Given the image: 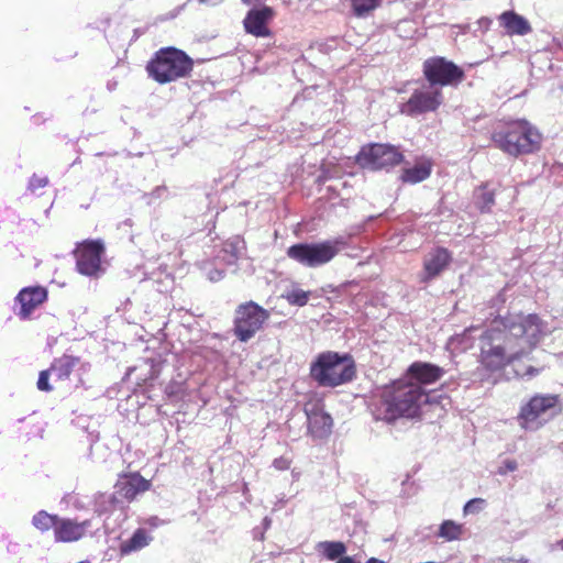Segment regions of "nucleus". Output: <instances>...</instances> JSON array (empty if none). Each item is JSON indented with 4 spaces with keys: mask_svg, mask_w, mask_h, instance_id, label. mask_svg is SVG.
<instances>
[{
    "mask_svg": "<svg viewBox=\"0 0 563 563\" xmlns=\"http://www.w3.org/2000/svg\"><path fill=\"white\" fill-rule=\"evenodd\" d=\"M317 551L328 560H340L346 552V547L341 541H322L317 544Z\"/></svg>",
    "mask_w": 563,
    "mask_h": 563,
    "instance_id": "obj_26",
    "label": "nucleus"
},
{
    "mask_svg": "<svg viewBox=\"0 0 563 563\" xmlns=\"http://www.w3.org/2000/svg\"><path fill=\"white\" fill-rule=\"evenodd\" d=\"M404 155L390 144L372 143L362 146L356 155L360 166L372 170L394 167L401 163Z\"/></svg>",
    "mask_w": 563,
    "mask_h": 563,
    "instance_id": "obj_10",
    "label": "nucleus"
},
{
    "mask_svg": "<svg viewBox=\"0 0 563 563\" xmlns=\"http://www.w3.org/2000/svg\"><path fill=\"white\" fill-rule=\"evenodd\" d=\"M516 563H530V562L527 559H521V560L517 561Z\"/></svg>",
    "mask_w": 563,
    "mask_h": 563,
    "instance_id": "obj_47",
    "label": "nucleus"
},
{
    "mask_svg": "<svg viewBox=\"0 0 563 563\" xmlns=\"http://www.w3.org/2000/svg\"><path fill=\"white\" fill-rule=\"evenodd\" d=\"M271 318V312L250 300L240 303L234 311L233 333L241 342H247L260 332Z\"/></svg>",
    "mask_w": 563,
    "mask_h": 563,
    "instance_id": "obj_7",
    "label": "nucleus"
},
{
    "mask_svg": "<svg viewBox=\"0 0 563 563\" xmlns=\"http://www.w3.org/2000/svg\"><path fill=\"white\" fill-rule=\"evenodd\" d=\"M410 376L416 379L415 384H432L444 375V369L438 365L423 362H415L408 369Z\"/></svg>",
    "mask_w": 563,
    "mask_h": 563,
    "instance_id": "obj_18",
    "label": "nucleus"
},
{
    "mask_svg": "<svg viewBox=\"0 0 563 563\" xmlns=\"http://www.w3.org/2000/svg\"><path fill=\"white\" fill-rule=\"evenodd\" d=\"M539 373V369L538 368H534L532 366H529L525 373V375L531 377V376H534Z\"/></svg>",
    "mask_w": 563,
    "mask_h": 563,
    "instance_id": "obj_42",
    "label": "nucleus"
},
{
    "mask_svg": "<svg viewBox=\"0 0 563 563\" xmlns=\"http://www.w3.org/2000/svg\"><path fill=\"white\" fill-rule=\"evenodd\" d=\"M428 398L421 385L397 380L373 397L369 409L375 420L390 423L399 418L417 417Z\"/></svg>",
    "mask_w": 563,
    "mask_h": 563,
    "instance_id": "obj_2",
    "label": "nucleus"
},
{
    "mask_svg": "<svg viewBox=\"0 0 563 563\" xmlns=\"http://www.w3.org/2000/svg\"><path fill=\"white\" fill-rule=\"evenodd\" d=\"M365 563H387V562H385L380 559H377V558H371Z\"/></svg>",
    "mask_w": 563,
    "mask_h": 563,
    "instance_id": "obj_44",
    "label": "nucleus"
},
{
    "mask_svg": "<svg viewBox=\"0 0 563 563\" xmlns=\"http://www.w3.org/2000/svg\"><path fill=\"white\" fill-rule=\"evenodd\" d=\"M53 375L51 368L42 371L38 375V379L36 383L37 389L41 391H52L53 386L49 384V376Z\"/></svg>",
    "mask_w": 563,
    "mask_h": 563,
    "instance_id": "obj_36",
    "label": "nucleus"
},
{
    "mask_svg": "<svg viewBox=\"0 0 563 563\" xmlns=\"http://www.w3.org/2000/svg\"><path fill=\"white\" fill-rule=\"evenodd\" d=\"M336 563H356V561L352 556H343Z\"/></svg>",
    "mask_w": 563,
    "mask_h": 563,
    "instance_id": "obj_43",
    "label": "nucleus"
},
{
    "mask_svg": "<svg viewBox=\"0 0 563 563\" xmlns=\"http://www.w3.org/2000/svg\"><path fill=\"white\" fill-rule=\"evenodd\" d=\"M90 526L89 520L77 522L68 518H58L54 536L57 542H74L81 539L88 527Z\"/></svg>",
    "mask_w": 563,
    "mask_h": 563,
    "instance_id": "obj_16",
    "label": "nucleus"
},
{
    "mask_svg": "<svg viewBox=\"0 0 563 563\" xmlns=\"http://www.w3.org/2000/svg\"><path fill=\"white\" fill-rule=\"evenodd\" d=\"M477 23L479 24V27L487 30L492 23V20L489 18L483 16L477 21Z\"/></svg>",
    "mask_w": 563,
    "mask_h": 563,
    "instance_id": "obj_41",
    "label": "nucleus"
},
{
    "mask_svg": "<svg viewBox=\"0 0 563 563\" xmlns=\"http://www.w3.org/2000/svg\"><path fill=\"white\" fill-rule=\"evenodd\" d=\"M518 467V464L515 460H506L504 461L503 467L499 468L498 473L500 475H505L507 472H514Z\"/></svg>",
    "mask_w": 563,
    "mask_h": 563,
    "instance_id": "obj_38",
    "label": "nucleus"
},
{
    "mask_svg": "<svg viewBox=\"0 0 563 563\" xmlns=\"http://www.w3.org/2000/svg\"><path fill=\"white\" fill-rule=\"evenodd\" d=\"M498 20L508 35L522 36L529 34L532 31L529 21L512 10L503 12Z\"/></svg>",
    "mask_w": 563,
    "mask_h": 563,
    "instance_id": "obj_19",
    "label": "nucleus"
},
{
    "mask_svg": "<svg viewBox=\"0 0 563 563\" xmlns=\"http://www.w3.org/2000/svg\"><path fill=\"white\" fill-rule=\"evenodd\" d=\"M485 328L472 325L463 332L452 335L446 343V347L452 352H465L470 349L477 347L478 334Z\"/></svg>",
    "mask_w": 563,
    "mask_h": 563,
    "instance_id": "obj_17",
    "label": "nucleus"
},
{
    "mask_svg": "<svg viewBox=\"0 0 563 563\" xmlns=\"http://www.w3.org/2000/svg\"><path fill=\"white\" fill-rule=\"evenodd\" d=\"M79 363V357L71 355H63L54 360L51 365L53 376L58 380H66L69 378L73 369Z\"/></svg>",
    "mask_w": 563,
    "mask_h": 563,
    "instance_id": "obj_23",
    "label": "nucleus"
},
{
    "mask_svg": "<svg viewBox=\"0 0 563 563\" xmlns=\"http://www.w3.org/2000/svg\"><path fill=\"white\" fill-rule=\"evenodd\" d=\"M48 185V178L46 176H37L33 174L29 180L27 189L32 192H36V190L44 188Z\"/></svg>",
    "mask_w": 563,
    "mask_h": 563,
    "instance_id": "obj_37",
    "label": "nucleus"
},
{
    "mask_svg": "<svg viewBox=\"0 0 563 563\" xmlns=\"http://www.w3.org/2000/svg\"><path fill=\"white\" fill-rule=\"evenodd\" d=\"M151 541L147 532L144 529H137L132 537L122 542L120 545L121 554H130L131 552L137 551L146 547Z\"/></svg>",
    "mask_w": 563,
    "mask_h": 563,
    "instance_id": "obj_24",
    "label": "nucleus"
},
{
    "mask_svg": "<svg viewBox=\"0 0 563 563\" xmlns=\"http://www.w3.org/2000/svg\"><path fill=\"white\" fill-rule=\"evenodd\" d=\"M198 1H199V3H201V4H205V3H207V2H208L207 0H198Z\"/></svg>",
    "mask_w": 563,
    "mask_h": 563,
    "instance_id": "obj_48",
    "label": "nucleus"
},
{
    "mask_svg": "<svg viewBox=\"0 0 563 563\" xmlns=\"http://www.w3.org/2000/svg\"><path fill=\"white\" fill-rule=\"evenodd\" d=\"M443 92L439 87L423 86L412 91L407 102L400 106V113L416 118L435 112L443 103Z\"/></svg>",
    "mask_w": 563,
    "mask_h": 563,
    "instance_id": "obj_11",
    "label": "nucleus"
},
{
    "mask_svg": "<svg viewBox=\"0 0 563 563\" xmlns=\"http://www.w3.org/2000/svg\"><path fill=\"white\" fill-rule=\"evenodd\" d=\"M47 299V289L43 286H29L22 288L15 297L20 303L18 316L25 320L31 313Z\"/></svg>",
    "mask_w": 563,
    "mask_h": 563,
    "instance_id": "obj_14",
    "label": "nucleus"
},
{
    "mask_svg": "<svg viewBox=\"0 0 563 563\" xmlns=\"http://www.w3.org/2000/svg\"><path fill=\"white\" fill-rule=\"evenodd\" d=\"M310 376L321 387H338L355 378L356 364L350 353L322 352L311 363Z\"/></svg>",
    "mask_w": 563,
    "mask_h": 563,
    "instance_id": "obj_3",
    "label": "nucleus"
},
{
    "mask_svg": "<svg viewBox=\"0 0 563 563\" xmlns=\"http://www.w3.org/2000/svg\"><path fill=\"white\" fill-rule=\"evenodd\" d=\"M264 525L265 527L267 528L269 525H271V519H268L267 517L264 519Z\"/></svg>",
    "mask_w": 563,
    "mask_h": 563,
    "instance_id": "obj_46",
    "label": "nucleus"
},
{
    "mask_svg": "<svg viewBox=\"0 0 563 563\" xmlns=\"http://www.w3.org/2000/svg\"><path fill=\"white\" fill-rule=\"evenodd\" d=\"M57 515L48 514L46 510H40L32 517V526L42 533L56 528L58 521Z\"/></svg>",
    "mask_w": 563,
    "mask_h": 563,
    "instance_id": "obj_28",
    "label": "nucleus"
},
{
    "mask_svg": "<svg viewBox=\"0 0 563 563\" xmlns=\"http://www.w3.org/2000/svg\"><path fill=\"white\" fill-rule=\"evenodd\" d=\"M560 411L561 407L558 395L537 394L521 407L518 419L523 429L537 430Z\"/></svg>",
    "mask_w": 563,
    "mask_h": 563,
    "instance_id": "obj_8",
    "label": "nucleus"
},
{
    "mask_svg": "<svg viewBox=\"0 0 563 563\" xmlns=\"http://www.w3.org/2000/svg\"><path fill=\"white\" fill-rule=\"evenodd\" d=\"M452 255L445 247H434L431 250L423 261V271L421 282L427 283L438 277L451 263Z\"/></svg>",
    "mask_w": 563,
    "mask_h": 563,
    "instance_id": "obj_13",
    "label": "nucleus"
},
{
    "mask_svg": "<svg viewBox=\"0 0 563 563\" xmlns=\"http://www.w3.org/2000/svg\"><path fill=\"white\" fill-rule=\"evenodd\" d=\"M463 532V526L453 520H444L439 528L438 537L445 541L459 540Z\"/></svg>",
    "mask_w": 563,
    "mask_h": 563,
    "instance_id": "obj_29",
    "label": "nucleus"
},
{
    "mask_svg": "<svg viewBox=\"0 0 563 563\" xmlns=\"http://www.w3.org/2000/svg\"><path fill=\"white\" fill-rule=\"evenodd\" d=\"M332 417L323 411H313L308 415V430L313 438L323 439L331 433Z\"/></svg>",
    "mask_w": 563,
    "mask_h": 563,
    "instance_id": "obj_21",
    "label": "nucleus"
},
{
    "mask_svg": "<svg viewBox=\"0 0 563 563\" xmlns=\"http://www.w3.org/2000/svg\"><path fill=\"white\" fill-rule=\"evenodd\" d=\"M422 71L429 86L439 88L457 86L465 77V73L460 66L441 56L426 59Z\"/></svg>",
    "mask_w": 563,
    "mask_h": 563,
    "instance_id": "obj_9",
    "label": "nucleus"
},
{
    "mask_svg": "<svg viewBox=\"0 0 563 563\" xmlns=\"http://www.w3.org/2000/svg\"><path fill=\"white\" fill-rule=\"evenodd\" d=\"M245 252V242L239 236H232L223 243V247L218 258L227 265H234Z\"/></svg>",
    "mask_w": 563,
    "mask_h": 563,
    "instance_id": "obj_22",
    "label": "nucleus"
},
{
    "mask_svg": "<svg viewBox=\"0 0 563 563\" xmlns=\"http://www.w3.org/2000/svg\"><path fill=\"white\" fill-rule=\"evenodd\" d=\"M541 141V133L525 120L516 121L506 130L493 134L496 146L512 156L539 151Z\"/></svg>",
    "mask_w": 563,
    "mask_h": 563,
    "instance_id": "obj_4",
    "label": "nucleus"
},
{
    "mask_svg": "<svg viewBox=\"0 0 563 563\" xmlns=\"http://www.w3.org/2000/svg\"><path fill=\"white\" fill-rule=\"evenodd\" d=\"M192 67V59L184 51L169 46L156 52L146 69L155 81L167 84L189 76Z\"/></svg>",
    "mask_w": 563,
    "mask_h": 563,
    "instance_id": "obj_5",
    "label": "nucleus"
},
{
    "mask_svg": "<svg viewBox=\"0 0 563 563\" xmlns=\"http://www.w3.org/2000/svg\"><path fill=\"white\" fill-rule=\"evenodd\" d=\"M273 14V9L267 5L250 10L243 21L245 31L256 37L268 36L271 32L267 23Z\"/></svg>",
    "mask_w": 563,
    "mask_h": 563,
    "instance_id": "obj_15",
    "label": "nucleus"
},
{
    "mask_svg": "<svg viewBox=\"0 0 563 563\" xmlns=\"http://www.w3.org/2000/svg\"><path fill=\"white\" fill-rule=\"evenodd\" d=\"M545 333V324L534 313L495 319L478 334L479 361L487 369L499 371L530 353Z\"/></svg>",
    "mask_w": 563,
    "mask_h": 563,
    "instance_id": "obj_1",
    "label": "nucleus"
},
{
    "mask_svg": "<svg viewBox=\"0 0 563 563\" xmlns=\"http://www.w3.org/2000/svg\"><path fill=\"white\" fill-rule=\"evenodd\" d=\"M146 367L148 368V373H146L143 377H142V380H147V379H154L158 376L159 372H161V363L154 358H145L142 361V364L139 365V367Z\"/></svg>",
    "mask_w": 563,
    "mask_h": 563,
    "instance_id": "obj_33",
    "label": "nucleus"
},
{
    "mask_svg": "<svg viewBox=\"0 0 563 563\" xmlns=\"http://www.w3.org/2000/svg\"><path fill=\"white\" fill-rule=\"evenodd\" d=\"M431 175V164H417L410 168H406L401 175L404 183L417 184L426 180Z\"/></svg>",
    "mask_w": 563,
    "mask_h": 563,
    "instance_id": "obj_25",
    "label": "nucleus"
},
{
    "mask_svg": "<svg viewBox=\"0 0 563 563\" xmlns=\"http://www.w3.org/2000/svg\"><path fill=\"white\" fill-rule=\"evenodd\" d=\"M486 505H487V503H486L485 499H483V498H473V499L468 500L464 505L463 514L465 516L479 514L486 507Z\"/></svg>",
    "mask_w": 563,
    "mask_h": 563,
    "instance_id": "obj_34",
    "label": "nucleus"
},
{
    "mask_svg": "<svg viewBox=\"0 0 563 563\" xmlns=\"http://www.w3.org/2000/svg\"><path fill=\"white\" fill-rule=\"evenodd\" d=\"M380 0H351L353 12L356 16H365L379 7Z\"/></svg>",
    "mask_w": 563,
    "mask_h": 563,
    "instance_id": "obj_31",
    "label": "nucleus"
},
{
    "mask_svg": "<svg viewBox=\"0 0 563 563\" xmlns=\"http://www.w3.org/2000/svg\"><path fill=\"white\" fill-rule=\"evenodd\" d=\"M148 486V482L137 473L125 476L115 485L118 493L128 500H132L139 493L147 490Z\"/></svg>",
    "mask_w": 563,
    "mask_h": 563,
    "instance_id": "obj_20",
    "label": "nucleus"
},
{
    "mask_svg": "<svg viewBox=\"0 0 563 563\" xmlns=\"http://www.w3.org/2000/svg\"><path fill=\"white\" fill-rule=\"evenodd\" d=\"M115 500L112 494L99 493L95 497V512L99 516L109 512L113 508Z\"/></svg>",
    "mask_w": 563,
    "mask_h": 563,
    "instance_id": "obj_30",
    "label": "nucleus"
},
{
    "mask_svg": "<svg viewBox=\"0 0 563 563\" xmlns=\"http://www.w3.org/2000/svg\"><path fill=\"white\" fill-rule=\"evenodd\" d=\"M347 245L345 238L339 236L322 242L297 243L287 249V256L303 267L317 268L330 263Z\"/></svg>",
    "mask_w": 563,
    "mask_h": 563,
    "instance_id": "obj_6",
    "label": "nucleus"
},
{
    "mask_svg": "<svg viewBox=\"0 0 563 563\" xmlns=\"http://www.w3.org/2000/svg\"><path fill=\"white\" fill-rule=\"evenodd\" d=\"M104 244L100 240L85 241L77 252L76 267L85 276H96L101 271Z\"/></svg>",
    "mask_w": 563,
    "mask_h": 563,
    "instance_id": "obj_12",
    "label": "nucleus"
},
{
    "mask_svg": "<svg viewBox=\"0 0 563 563\" xmlns=\"http://www.w3.org/2000/svg\"><path fill=\"white\" fill-rule=\"evenodd\" d=\"M273 466L279 471H286L290 467V461L286 457H277L273 461Z\"/></svg>",
    "mask_w": 563,
    "mask_h": 563,
    "instance_id": "obj_39",
    "label": "nucleus"
},
{
    "mask_svg": "<svg viewBox=\"0 0 563 563\" xmlns=\"http://www.w3.org/2000/svg\"><path fill=\"white\" fill-rule=\"evenodd\" d=\"M208 279L211 282H219L224 277V271L219 268H212L207 273Z\"/></svg>",
    "mask_w": 563,
    "mask_h": 563,
    "instance_id": "obj_40",
    "label": "nucleus"
},
{
    "mask_svg": "<svg viewBox=\"0 0 563 563\" xmlns=\"http://www.w3.org/2000/svg\"><path fill=\"white\" fill-rule=\"evenodd\" d=\"M168 189L166 186H157L150 194H145L143 198L145 199L147 205L155 203L156 200L165 198L167 196Z\"/></svg>",
    "mask_w": 563,
    "mask_h": 563,
    "instance_id": "obj_35",
    "label": "nucleus"
},
{
    "mask_svg": "<svg viewBox=\"0 0 563 563\" xmlns=\"http://www.w3.org/2000/svg\"><path fill=\"white\" fill-rule=\"evenodd\" d=\"M495 189H488L487 185H482L475 191V205L481 212H490L495 205Z\"/></svg>",
    "mask_w": 563,
    "mask_h": 563,
    "instance_id": "obj_27",
    "label": "nucleus"
},
{
    "mask_svg": "<svg viewBox=\"0 0 563 563\" xmlns=\"http://www.w3.org/2000/svg\"><path fill=\"white\" fill-rule=\"evenodd\" d=\"M287 301L292 306L302 307L307 305L309 299V292L302 289L296 288L287 292Z\"/></svg>",
    "mask_w": 563,
    "mask_h": 563,
    "instance_id": "obj_32",
    "label": "nucleus"
},
{
    "mask_svg": "<svg viewBox=\"0 0 563 563\" xmlns=\"http://www.w3.org/2000/svg\"><path fill=\"white\" fill-rule=\"evenodd\" d=\"M115 86H117V82H113V84L108 82V89H109L110 91H111V90H113V89L115 88Z\"/></svg>",
    "mask_w": 563,
    "mask_h": 563,
    "instance_id": "obj_45",
    "label": "nucleus"
}]
</instances>
